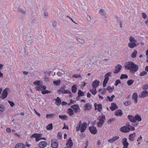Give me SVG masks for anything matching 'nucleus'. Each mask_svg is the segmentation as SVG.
Segmentation results:
<instances>
[{"label":"nucleus","mask_w":148,"mask_h":148,"mask_svg":"<svg viewBox=\"0 0 148 148\" xmlns=\"http://www.w3.org/2000/svg\"><path fill=\"white\" fill-rule=\"evenodd\" d=\"M126 68L128 70H130L132 73H135L138 70V66L137 65L132 62H127L125 65Z\"/></svg>","instance_id":"1"},{"label":"nucleus","mask_w":148,"mask_h":148,"mask_svg":"<svg viewBox=\"0 0 148 148\" xmlns=\"http://www.w3.org/2000/svg\"><path fill=\"white\" fill-rule=\"evenodd\" d=\"M35 87V89L37 91H42L41 92L42 93L43 95L49 93L50 92L47 90H46V87L44 85H40Z\"/></svg>","instance_id":"2"},{"label":"nucleus","mask_w":148,"mask_h":148,"mask_svg":"<svg viewBox=\"0 0 148 148\" xmlns=\"http://www.w3.org/2000/svg\"><path fill=\"white\" fill-rule=\"evenodd\" d=\"M99 122L97 123V126L99 127H101L104 123V120H105V116L104 115L100 116L99 117Z\"/></svg>","instance_id":"3"},{"label":"nucleus","mask_w":148,"mask_h":148,"mask_svg":"<svg viewBox=\"0 0 148 148\" xmlns=\"http://www.w3.org/2000/svg\"><path fill=\"white\" fill-rule=\"evenodd\" d=\"M58 146V142L56 139H53L51 140V146L53 148H57Z\"/></svg>","instance_id":"4"},{"label":"nucleus","mask_w":148,"mask_h":148,"mask_svg":"<svg viewBox=\"0 0 148 148\" xmlns=\"http://www.w3.org/2000/svg\"><path fill=\"white\" fill-rule=\"evenodd\" d=\"M10 89L8 88H6L3 90L1 95V99H4L7 97L8 94V91Z\"/></svg>","instance_id":"5"},{"label":"nucleus","mask_w":148,"mask_h":148,"mask_svg":"<svg viewBox=\"0 0 148 148\" xmlns=\"http://www.w3.org/2000/svg\"><path fill=\"white\" fill-rule=\"evenodd\" d=\"M122 68V66L119 64H118L116 65L115 69L114 70L113 73L114 74H116L119 72L121 70Z\"/></svg>","instance_id":"6"},{"label":"nucleus","mask_w":148,"mask_h":148,"mask_svg":"<svg viewBox=\"0 0 148 148\" xmlns=\"http://www.w3.org/2000/svg\"><path fill=\"white\" fill-rule=\"evenodd\" d=\"M130 130V127H128L126 126H123L120 129V131L123 133L128 132Z\"/></svg>","instance_id":"7"},{"label":"nucleus","mask_w":148,"mask_h":148,"mask_svg":"<svg viewBox=\"0 0 148 148\" xmlns=\"http://www.w3.org/2000/svg\"><path fill=\"white\" fill-rule=\"evenodd\" d=\"M89 130L90 133L92 134H96L97 133V130L96 127L94 126H90L89 127Z\"/></svg>","instance_id":"8"},{"label":"nucleus","mask_w":148,"mask_h":148,"mask_svg":"<svg viewBox=\"0 0 148 148\" xmlns=\"http://www.w3.org/2000/svg\"><path fill=\"white\" fill-rule=\"evenodd\" d=\"M87 123L86 122H84L81 124L80 131L81 132H83L85 131L87 128Z\"/></svg>","instance_id":"9"},{"label":"nucleus","mask_w":148,"mask_h":148,"mask_svg":"<svg viewBox=\"0 0 148 148\" xmlns=\"http://www.w3.org/2000/svg\"><path fill=\"white\" fill-rule=\"evenodd\" d=\"M66 145V146H68L69 148H72L73 145V143L71 140V137H70Z\"/></svg>","instance_id":"10"},{"label":"nucleus","mask_w":148,"mask_h":148,"mask_svg":"<svg viewBox=\"0 0 148 148\" xmlns=\"http://www.w3.org/2000/svg\"><path fill=\"white\" fill-rule=\"evenodd\" d=\"M47 145V143L45 141L40 142L38 144L40 148H45Z\"/></svg>","instance_id":"11"},{"label":"nucleus","mask_w":148,"mask_h":148,"mask_svg":"<svg viewBox=\"0 0 148 148\" xmlns=\"http://www.w3.org/2000/svg\"><path fill=\"white\" fill-rule=\"evenodd\" d=\"M71 108H72L75 111V113H77L78 112H79L78 110H79L80 109L79 107L78 104H75L73 106H72Z\"/></svg>","instance_id":"12"},{"label":"nucleus","mask_w":148,"mask_h":148,"mask_svg":"<svg viewBox=\"0 0 148 148\" xmlns=\"http://www.w3.org/2000/svg\"><path fill=\"white\" fill-rule=\"evenodd\" d=\"M94 105L95 107V110H96L97 109V106L98 107V108L97 109L98 110L99 112H101V111L102 109V105L101 104H97L96 103H95Z\"/></svg>","instance_id":"13"},{"label":"nucleus","mask_w":148,"mask_h":148,"mask_svg":"<svg viewBox=\"0 0 148 148\" xmlns=\"http://www.w3.org/2000/svg\"><path fill=\"white\" fill-rule=\"evenodd\" d=\"M136 136V133L130 134L129 136V140L131 141H133Z\"/></svg>","instance_id":"14"},{"label":"nucleus","mask_w":148,"mask_h":148,"mask_svg":"<svg viewBox=\"0 0 148 148\" xmlns=\"http://www.w3.org/2000/svg\"><path fill=\"white\" fill-rule=\"evenodd\" d=\"M112 72H109L108 73L106 74L105 75V78L104 81H105L108 82L109 80V76H111Z\"/></svg>","instance_id":"15"},{"label":"nucleus","mask_w":148,"mask_h":148,"mask_svg":"<svg viewBox=\"0 0 148 148\" xmlns=\"http://www.w3.org/2000/svg\"><path fill=\"white\" fill-rule=\"evenodd\" d=\"M99 83V81H98L96 79L92 83V87L93 88H96L98 86Z\"/></svg>","instance_id":"16"},{"label":"nucleus","mask_w":148,"mask_h":148,"mask_svg":"<svg viewBox=\"0 0 148 148\" xmlns=\"http://www.w3.org/2000/svg\"><path fill=\"white\" fill-rule=\"evenodd\" d=\"M148 96V92L147 91H143L139 95L140 98H144Z\"/></svg>","instance_id":"17"},{"label":"nucleus","mask_w":148,"mask_h":148,"mask_svg":"<svg viewBox=\"0 0 148 148\" xmlns=\"http://www.w3.org/2000/svg\"><path fill=\"white\" fill-rule=\"evenodd\" d=\"M122 143L123 147H128L129 143L127 142V139L126 138H125L123 139Z\"/></svg>","instance_id":"18"},{"label":"nucleus","mask_w":148,"mask_h":148,"mask_svg":"<svg viewBox=\"0 0 148 148\" xmlns=\"http://www.w3.org/2000/svg\"><path fill=\"white\" fill-rule=\"evenodd\" d=\"M123 114L122 110L121 109H119L114 112V114L116 116H121Z\"/></svg>","instance_id":"19"},{"label":"nucleus","mask_w":148,"mask_h":148,"mask_svg":"<svg viewBox=\"0 0 148 148\" xmlns=\"http://www.w3.org/2000/svg\"><path fill=\"white\" fill-rule=\"evenodd\" d=\"M127 118L131 122L133 123L136 122V121L135 120V116L129 115L128 116Z\"/></svg>","instance_id":"20"},{"label":"nucleus","mask_w":148,"mask_h":148,"mask_svg":"<svg viewBox=\"0 0 148 148\" xmlns=\"http://www.w3.org/2000/svg\"><path fill=\"white\" fill-rule=\"evenodd\" d=\"M119 138L118 136H115L113 137L112 138L109 139L108 140V142L110 143H114L116 140L118 139Z\"/></svg>","instance_id":"21"},{"label":"nucleus","mask_w":148,"mask_h":148,"mask_svg":"<svg viewBox=\"0 0 148 148\" xmlns=\"http://www.w3.org/2000/svg\"><path fill=\"white\" fill-rule=\"evenodd\" d=\"M111 106H110V108L112 111H114L116 109L118 108V107L114 103H111Z\"/></svg>","instance_id":"22"},{"label":"nucleus","mask_w":148,"mask_h":148,"mask_svg":"<svg viewBox=\"0 0 148 148\" xmlns=\"http://www.w3.org/2000/svg\"><path fill=\"white\" fill-rule=\"evenodd\" d=\"M15 148H26L25 145L23 143H18L15 145Z\"/></svg>","instance_id":"23"},{"label":"nucleus","mask_w":148,"mask_h":148,"mask_svg":"<svg viewBox=\"0 0 148 148\" xmlns=\"http://www.w3.org/2000/svg\"><path fill=\"white\" fill-rule=\"evenodd\" d=\"M55 100L56 101L55 104L56 105L58 106L60 105L61 103V100L59 97H58L56 99H55Z\"/></svg>","instance_id":"24"},{"label":"nucleus","mask_w":148,"mask_h":148,"mask_svg":"<svg viewBox=\"0 0 148 148\" xmlns=\"http://www.w3.org/2000/svg\"><path fill=\"white\" fill-rule=\"evenodd\" d=\"M85 108L84 110L85 111L87 110H90L92 108L91 105L89 103H86L85 105Z\"/></svg>","instance_id":"25"},{"label":"nucleus","mask_w":148,"mask_h":148,"mask_svg":"<svg viewBox=\"0 0 148 148\" xmlns=\"http://www.w3.org/2000/svg\"><path fill=\"white\" fill-rule=\"evenodd\" d=\"M137 94L136 92H134L132 95V98L134 100V102L135 103H137Z\"/></svg>","instance_id":"26"},{"label":"nucleus","mask_w":148,"mask_h":148,"mask_svg":"<svg viewBox=\"0 0 148 148\" xmlns=\"http://www.w3.org/2000/svg\"><path fill=\"white\" fill-rule=\"evenodd\" d=\"M128 46L130 48H133L134 47H136V45L135 43L130 42L128 43Z\"/></svg>","instance_id":"27"},{"label":"nucleus","mask_w":148,"mask_h":148,"mask_svg":"<svg viewBox=\"0 0 148 148\" xmlns=\"http://www.w3.org/2000/svg\"><path fill=\"white\" fill-rule=\"evenodd\" d=\"M135 120L138 121H141V117L138 114H136L135 116Z\"/></svg>","instance_id":"28"},{"label":"nucleus","mask_w":148,"mask_h":148,"mask_svg":"<svg viewBox=\"0 0 148 148\" xmlns=\"http://www.w3.org/2000/svg\"><path fill=\"white\" fill-rule=\"evenodd\" d=\"M84 95V92L81 90H79L78 92V97H79L80 96H83Z\"/></svg>","instance_id":"29"},{"label":"nucleus","mask_w":148,"mask_h":148,"mask_svg":"<svg viewBox=\"0 0 148 148\" xmlns=\"http://www.w3.org/2000/svg\"><path fill=\"white\" fill-rule=\"evenodd\" d=\"M77 89L76 86L75 85H73L71 88V90L72 92L75 93L76 92Z\"/></svg>","instance_id":"30"},{"label":"nucleus","mask_w":148,"mask_h":148,"mask_svg":"<svg viewBox=\"0 0 148 148\" xmlns=\"http://www.w3.org/2000/svg\"><path fill=\"white\" fill-rule=\"evenodd\" d=\"M68 113L71 116L74 114V112L72 109L71 108H69L68 109Z\"/></svg>","instance_id":"31"},{"label":"nucleus","mask_w":148,"mask_h":148,"mask_svg":"<svg viewBox=\"0 0 148 148\" xmlns=\"http://www.w3.org/2000/svg\"><path fill=\"white\" fill-rule=\"evenodd\" d=\"M114 89V86L111 87L110 86H107L106 89L109 91V93L111 92Z\"/></svg>","instance_id":"32"},{"label":"nucleus","mask_w":148,"mask_h":148,"mask_svg":"<svg viewBox=\"0 0 148 148\" xmlns=\"http://www.w3.org/2000/svg\"><path fill=\"white\" fill-rule=\"evenodd\" d=\"M77 40L82 44H84L85 42V41L83 39L79 38H76Z\"/></svg>","instance_id":"33"},{"label":"nucleus","mask_w":148,"mask_h":148,"mask_svg":"<svg viewBox=\"0 0 148 148\" xmlns=\"http://www.w3.org/2000/svg\"><path fill=\"white\" fill-rule=\"evenodd\" d=\"M93 89H90L89 91L93 95H95L97 93L96 88H93Z\"/></svg>","instance_id":"34"},{"label":"nucleus","mask_w":148,"mask_h":148,"mask_svg":"<svg viewBox=\"0 0 148 148\" xmlns=\"http://www.w3.org/2000/svg\"><path fill=\"white\" fill-rule=\"evenodd\" d=\"M53 128V125L52 123L49 124L47 127L46 129L47 130H50Z\"/></svg>","instance_id":"35"},{"label":"nucleus","mask_w":148,"mask_h":148,"mask_svg":"<svg viewBox=\"0 0 148 148\" xmlns=\"http://www.w3.org/2000/svg\"><path fill=\"white\" fill-rule=\"evenodd\" d=\"M134 82V80L133 79H130L128 80L127 82V84L129 86L131 85Z\"/></svg>","instance_id":"36"},{"label":"nucleus","mask_w":148,"mask_h":148,"mask_svg":"<svg viewBox=\"0 0 148 148\" xmlns=\"http://www.w3.org/2000/svg\"><path fill=\"white\" fill-rule=\"evenodd\" d=\"M128 76L126 74H122L120 77V79H127L128 78Z\"/></svg>","instance_id":"37"},{"label":"nucleus","mask_w":148,"mask_h":148,"mask_svg":"<svg viewBox=\"0 0 148 148\" xmlns=\"http://www.w3.org/2000/svg\"><path fill=\"white\" fill-rule=\"evenodd\" d=\"M99 13L101 15H104L106 14L105 11L101 9L99 10Z\"/></svg>","instance_id":"38"},{"label":"nucleus","mask_w":148,"mask_h":148,"mask_svg":"<svg viewBox=\"0 0 148 148\" xmlns=\"http://www.w3.org/2000/svg\"><path fill=\"white\" fill-rule=\"evenodd\" d=\"M137 53V51L136 50H134V51L133 52L132 54V58H134L136 57V54Z\"/></svg>","instance_id":"39"},{"label":"nucleus","mask_w":148,"mask_h":148,"mask_svg":"<svg viewBox=\"0 0 148 148\" xmlns=\"http://www.w3.org/2000/svg\"><path fill=\"white\" fill-rule=\"evenodd\" d=\"M59 117L62 120H65L66 119L67 117L65 115H60L59 116Z\"/></svg>","instance_id":"40"},{"label":"nucleus","mask_w":148,"mask_h":148,"mask_svg":"<svg viewBox=\"0 0 148 148\" xmlns=\"http://www.w3.org/2000/svg\"><path fill=\"white\" fill-rule=\"evenodd\" d=\"M53 116H55V114H47L46 115V117L47 118H52Z\"/></svg>","instance_id":"41"},{"label":"nucleus","mask_w":148,"mask_h":148,"mask_svg":"<svg viewBox=\"0 0 148 148\" xmlns=\"http://www.w3.org/2000/svg\"><path fill=\"white\" fill-rule=\"evenodd\" d=\"M81 126V121L80 122V123L77 124V126L76 127V130L77 131H79L80 129V127Z\"/></svg>","instance_id":"42"},{"label":"nucleus","mask_w":148,"mask_h":148,"mask_svg":"<svg viewBox=\"0 0 148 148\" xmlns=\"http://www.w3.org/2000/svg\"><path fill=\"white\" fill-rule=\"evenodd\" d=\"M5 110V107L2 105H0V111L1 112H4Z\"/></svg>","instance_id":"43"},{"label":"nucleus","mask_w":148,"mask_h":148,"mask_svg":"<svg viewBox=\"0 0 148 148\" xmlns=\"http://www.w3.org/2000/svg\"><path fill=\"white\" fill-rule=\"evenodd\" d=\"M147 73V72L145 71H143L142 72H141L140 74H139V75L140 76H143L146 75Z\"/></svg>","instance_id":"44"},{"label":"nucleus","mask_w":148,"mask_h":148,"mask_svg":"<svg viewBox=\"0 0 148 148\" xmlns=\"http://www.w3.org/2000/svg\"><path fill=\"white\" fill-rule=\"evenodd\" d=\"M121 83V82L120 79H119L116 81L114 85L115 86H117L119 84Z\"/></svg>","instance_id":"45"},{"label":"nucleus","mask_w":148,"mask_h":148,"mask_svg":"<svg viewBox=\"0 0 148 148\" xmlns=\"http://www.w3.org/2000/svg\"><path fill=\"white\" fill-rule=\"evenodd\" d=\"M115 119L114 118H111L109 119L107 122V123L109 124H111L112 121H115Z\"/></svg>","instance_id":"46"},{"label":"nucleus","mask_w":148,"mask_h":148,"mask_svg":"<svg viewBox=\"0 0 148 148\" xmlns=\"http://www.w3.org/2000/svg\"><path fill=\"white\" fill-rule=\"evenodd\" d=\"M129 40L131 42L132 41L134 42V43H136V40H135L134 38L132 37V36L130 38Z\"/></svg>","instance_id":"47"},{"label":"nucleus","mask_w":148,"mask_h":148,"mask_svg":"<svg viewBox=\"0 0 148 148\" xmlns=\"http://www.w3.org/2000/svg\"><path fill=\"white\" fill-rule=\"evenodd\" d=\"M57 136L60 139H61L62 138V133L60 132H59L58 133Z\"/></svg>","instance_id":"48"},{"label":"nucleus","mask_w":148,"mask_h":148,"mask_svg":"<svg viewBox=\"0 0 148 148\" xmlns=\"http://www.w3.org/2000/svg\"><path fill=\"white\" fill-rule=\"evenodd\" d=\"M19 12L22 13L23 14H26V12L25 11H23L22 9H18Z\"/></svg>","instance_id":"49"},{"label":"nucleus","mask_w":148,"mask_h":148,"mask_svg":"<svg viewBox=\"0 0 148 148\" xmlns=\"http://www.w3.org/2000/svg\"><path fill=\"white\" fill-rule=\"evenodd\" d=\"M72 77L74 78L81 77V76L80 74H74L73 75Z\"/></svg>","instance_id":"50"},{"label":"nucleus","mask_w":148,"mask_h":148,"mask_svg":"<svg viewBox=\"0 0 148 148\" xmlns=\"http://www.w3.org/2000/svg\"><path fill=\"white\" fill-rule=\"evenodd\" d=\"M8 102L12 107H13L14 106V102L9 101H8Z\"/></svg>","instance_id":"51"},{"label":"nucleus","mask_w":148,"mask_h":148,"mask_svg":"<svg viewBox=\"0 0 148 148\" xmlns=\"http://www.w3.org/2000/svg\"><path fill=\"white\" fill-rule=\"evenodd\" d=\"M131 104V102L129 101H127L124 104L126 106L130 105Z\"/></svg>","instance_id":"52"},{"label":"nucleus","mask_w":148,"mask_h":148,"mask_svg":"<svg viewBox=\"0 0 148 148\" xmlns=\"http://www.w3.org/2000/svg\"><path fill=\"white\" fill-rule=\"evenodd\" d=\"M59 91L60 92H61L62 93H63L64 91V88L63 87H61L59 90Z\"/></svg>","instance_id":"53"},{"label":"nucleus","mask_w":148,"mask_h":148,"mask_svg":"<svg viewBox=\"0 0 148 148\" xmlns=\"http://www.w3.org/2000/svg\"><path fill=\"white\" fill-rule=\"evenodd\" d=\"M39 84H40V82L39 81H38V80H36V81L34 82V84L35 85H40Z\"/></svg>","instance_id":"54"},{"label":"nucleus","mask_w":148,"mask_h":148,"mask_svg":"<svg viewBox=\"0 0 148 148\" xmlns=\"http://www.w3.org/2000/svg\"><path fill=\"white\" fill-rule=\"evenodd\" d=\"M53 83L56 84V85H58L59 84H60V81H53Z\"/></svg>","instance_id":"55"},{"label":"nucleus","mask_w":148,"mask_h":148,"mask_svg":"<svg viewBox=\"0 0 148 148\" xmlns=\"http://www.w3.org/2000/svg\"><path fill=\"white\" fill-rule=\"evenodd\" d=\"M63 93H64V94H67V93L71 94V92L70 91H69V90H64Z\"/></svg>","instance_id":"56"},{"label":"nucleus","mask_w":148,"mask_h":148,"mask_svg":"<svg viewBox=\"0 0 148 148\" xmlns=\"http://www.w3.org/2000/svg\"><path fill=\"white\" fill-rule=\"evenodd\" d=\"M37 137V134H36V133H34V134H33L31 136V138L34 137V138H36Z\"/></svg>","instance_id":"57"},{"label":"nucleus","mask_w":148,"mask_h":148,"mask_svg":"<svg viewBox=\"0 0 148 148\" xmlns=\"http://www.w3.org/2000/svg\"><path fill=\"white\" fill-rule=\"evenodd\" d=\"M142 17H143L145 19L147 17V15L145 13H142Z\"/></svg>","instance_id":"58"},{"label":"nucleus","mask_w":148,"mask_h":148,"mask_svg":"<svg viewBox=\"0 0 148 148\" xmlns=\"http://www.w3.org/2000/svg\"><path fill=\"white\" fill-rule=\"evenodd\" d=\"M148 88V85H145L143 87V89L144 90H145H145H147V89Z\"/></svg>","instance_id":"59"},{"label":"nucleus","mask_w":148,"mask_h":148,"mask_svg":"<svg viewBox=\"0 0 148 148\" xmlns=\"http://www.w3.org/2000/svg\"><path fill=\"white\" fill-rule=\"evenodd\" d=\"M63 129H69V127L66 125L65 123L64 124V126L62 128Z\"/></svg>","instance_id":"60"},{"label":"nucleus","mask_w":148,"mask_h":148,"mask_svg":"<svg viewBox=\"0 0 148 148\" xmlns=\"http://www.w3.org/2000/svg\"><path fill=\"white\" fill-rule=\"evenodd\" d=\"M107 99H108V101L110 102H112L113 101V99H112L111 97H110L109 96L107 97Z\"/></svg>","instance_id":"61"},{"label":"nucleus","mask_w":148,"mask_h":148,"mask_svg":"<svg viewBox=\"0 0 148 148\" xmlns=\"http://www.w3.org/2000/svg\"><path fill=\"white\" fill-rule=\"evenodd\" d=\"M130 127V130L132 131H134L135 130V128L134 127L130 125L129 127Z\"/></svg>","instance_id":"62"},{"label":"nucleus","mask_w":148,"mask_h":148,"mask_svg":"<svg viewBox=\"0 0 148 148\" xmlns=\"http://www.w3.org/2000/svg\"><path fill=\"white\" fill-rule=\"evenodd\" d=\"M107 82H107L105 81H103V87H105L106 86V84L107 83Z\"/></svg>","instance_id":"63"},{"label":"nucleus","mask_w":148,"mask_h":148,"mask_svg":"<svg viewBox=\"0 0 148 148\" xmlns=\"http://www.w3.org/2000/svg\"><path fill=\"white\" fill-rule=\"evenodd\" d=\"M6 131L7 132H11V130L10 128H7L6 129Z\"/></svg>","instance_id":"64"}]
</instances>
